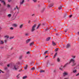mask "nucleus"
Segmentation results:
<instances>
[{"mask_svg":"<svg viewBox=\"0 0 79 79\" xmlns=\"http://www.w3.org/2000/svg\"><path fill=\"white\" fill-rule=\"evenodd\" d=\"M71 63H72V66H74L76 64V62H75V61H74V60L73 59H72L70 60V62H69V63H66L63 66V68H65L68 65V64H69Z\"/></svg>","mask_w":79,"mask_h":79,"instance_id":"nucleus-1","label":"nucleus"},{"mask_svg":"<svg viewBox=\"0 0 79 79\" xmlns=\"http://www.w3.org/2000/svg\"><path fill=\"white\" fill-rule=\"evenodd\" d=\"M12 69L15 71H17L19 69V66L16 64L12 66Z\"/></svg>","mask_w":79,"mask_h":79,"instance_id":"nucleus-2","label":"nucleus"},{"mask_svg":"<svg viewBox=\"0 0 79 79\" xmlns=\"http://www.w3.org/2000/svg\"><path fill=\"white\" fill-rule=\"evenodd\" d=\"M36 27L35 25H34L32 27V29L31 30V32H34L35 31V27Z\"/></svg>","mask_w":79,"mask_h":79,"instance_id":"nucleus-3","label":"nucleus"},{"mask_svg":"<svg viewBox=\"0 0 79 79\" xmlns=\"http://www.w3.org/2000/svg\"><path fill=\"white\" fill-rule=\"evenodd\" d=\"M16 9H17L18 11L19 10V7H18V6H16L14 8V11L16 10Z\"/></svg>","mask_w":79,"mask_h":79,"instance_id":"nucleus-4","label":"nucleus"},{"mask_svg":"<svg viewBox=\"0 0 79 79\" xmlns=\"http://www.w3.org/2000/svg\"><path fill=\"white\" fill-rule=\"evenodd\" d=\"M24 2V0H20V5H23V4Z\"/></svg>","mask_w":79,"mask_h":79,"instance_id":"nucleus-5","label":"nucleus"},{"mask_svg":"<svg viewBox=\"0 0 79 79\" xmlns=\"http://www.w3.org/2000/svg\"><path fill=\"white\" fill-rule=\"evenodd\" d=\"M0 1L1 2V3H3V5L4 6H6V3L3 0H0Z\"/></svg>","mask_w":79,"mask_h":79,"instance_id":"nucleus-6","label":"nucleus"},{"mask_svg":"<svg viewBox=\"0 0 79 79\" xmlns=\"http://www.w3.org/2000/svg\"><path fill=\"white\" fill-rule=\"evenodd\" d=\"M68 74V73L65 72L63 73V76L64 77H65L66 76H67Z\"/></svg>","mask_w":79,"mask_h":79,"instance_id":"nucleus-7","label":"nucleus"},{"mask_svg":"<svg viewBox=\"0 0 79 79\" xmlns=\"http://www.w3.org/2000/svg\"><path fill=\"white\" fill-rule=\"evenodd\" d=\"M70 47H71V45L69 44H68L66 46V48H69Z\"/></svg>","mask_w":79,"mask_h":79,"instance_id":"nucleus-8","label":"nucleus"},{"mask_svg":"<svg viewBox=\"0 0 79 79\" xmlns=\"http://www.w3.org/2000/svg\"><path fill=\"white\" fill-rule=\"evenodd\" d=\"M30 41H31V39H28L26 40V42L27 44H28Z\"/></svg>","mask_w":79,"mask_h":79,"instance_id":"nucleus-9","label":"nucleus"},{"mask_svg":"<svg viewBox=\"0 0 79 79\" xmlns=\"http://www.w3.org/2000/svg\"><path fill=\"white\" fill-rule=\"evenodd\" d=\"M4 44V42L3 41L1 40L0 41V45H3V44Z\"/></svg>","mask_w":79,"mask_h":79,"instance_id":"nucleus-10","label":"nucleus"},{"mask_svg":"<svg viewBox=\"0 0 79 79\" xmlns=\"http://www.w3.org/2000/svg\"><path fill=\"white\" fill-rule=\"evenodd\" d=\"M13 26H14V27H17V26H18V25H17V24H14L13 25Z\"/></svg>","mask_w":79,"mask_h":79,"instance_id":"nucleus-11","label":"nucleus"},{"mask_svg":"<svg viewBox=\"0 0 79 79\" xmlns=\"http://www.w3.org/2000/svg\"><path fill=\"white\" fill-rule=\"evenodd\" d=\"M4 38H6V39H8L9 38V36L8 35H6L4 36Z\"/></svg>","mask_w":79,"mask_h":79,"instance_id":"nucleus-12","label":"nucleus"},{"mask_svg":"<svg viewBox=\"0 0 79 79\" xmlns=\"http://www.w3.org/2000/svg\"><path fill=\"white\" fill-rule=\"evenodd\" d=\"M47 65L49 66V65H50V63L48 61L47 63Z\"/></svg>","mask_w":79,"mask_h":79,"instance_id":"nucleus-13","label":"nucleus"},{"mask_svg":"<svg viewBox=\"0 0 79 79\" xmlns=\"http://www.w3.org/2000/svg\"><path fill=\"white\" fill-rule=\"evenodd\" d=\"M64 68V67H63V66H62L60 68V70H61V71H62V69H63Z\"/></svg>","mask_w":79,"mask_h":79,"instance_id":"nucleus-14","label":"nucleus"},{"mask_svg":"<svg viewBox=\"0 0 79 79\" xmlns=\"http://www.w3.org/2000/svg\"><path fill=\"white\" fill-rule=\"evenodd\" d=\"M34 42H32L31 43H30V46H32V45H34Z\"/></svg>","mask_w":79,"mask_h":79,"instance_id":"nucleus-15","label":"nucleus"},{"mask_svg":"<svg viewBox=\"0 0 79 79\" xmlns=\"http://www.w3.org/2000/svg\"><path fill=\"white\" fill-rule=\"evenodd\" d=\"M52 45L53 46H55V45H56V44L54 42L52 41Z\"/></svg>","mask_w":79,"mask_h":79,"instance_id":"nucleus-16","label":"nucleus"},{"mask_svg":"<svg viewBox=\"0 0 79 79\" xmlns=\"http://www.w3.org/2000/svg\"><path fill=\"white\" fill-rule=\"evenodd\" d=\"M23 27V24H21L19 26V28L21 29V28H22Z\"/></svg>","mask_w":79,"mask_h":79,"instance_id":"nucleus-17","label":"nucleus"},{"mask_svg":"<svg viewBox=\"0 0 79 79\" xmlns=\"http://www.w3.org/2000/svg\"><path fill=\"white\" fill-rule=\"evenodd\" d=\"M50 37L48 38L46 40V41H48L49 40H50Z\"/></svg>","mask_w":79,"mask_h":79,"instance_id":"nucleus-18","label":"nucleus"},{"mask_svg":"<svg viewBox=\"0 0 79 79\" xmlns=\"http://www.w3.org/2000/svg\"><path fill=\"white\" fill-rule=\"evenodd\" d=\"M56 55H57V52H56L54 55V56L53 57L54 58H55V57H56Z\"/></svg>","mask_w":79,"mask_h":79,"instance_id":"nucleus-19","label":"nucleus"},{"mask_svg":"<svg viewBox=\"0 0 79 79\" xmlns=\"http://www.w3.org/2000/svg\"><path fill=\"white\" fill-rule=\"evenodd\" d=\"M14 38V36H11L9 38V39L11 40Z\"/></svg>","mask_w":79,"mask_h":79,"instance_id":"nucleus-20","label":"nucleus"},{"mask_svg":"<svg viewBox=\"0 0 79 79\" xmlns=\"http://www.w3.org/2000/svg\"><path fill=\"white\" fill-rule=\"evenodd\" d=\"M26 78H27V76H24L23 77V79H26Z\"/></svg>","mask_w":79,"mask_h":79,"instance_id":"nucleus-21","label":"nucleus"},{"mask_svg":"<svg viewBox=\"0 0 79 79\" xmlns=\"http://www.w3.org/2000/svg\"><path fill=\"white\" fill-rule=\"evenodd\" d=\"M7 16H8V17L10 18V17H11V14H8Z\"/></svg>","mask_w":79,"mask_h":79,"instance_id":"nucleus-22","label":"nucleus"},{"mask_svg":"<svg viewBox=\"0 0 79 79\" xmlns=\"http://www.w3.org/2000/svg\"><path fill=\"white\" fill-rule=\"evenodd\" d=\"M31 70H32V71H34V70H35V68L33 67L31 68Z\"/></svg>","mask_w":79,"mask_h":79,"instance_id":"nucleus-23","label":"nucleus"},{"mask_svg":"<svg viewBox=\"0 0 79 79\" xmlns=\"http://www.w3.org/2000/svg\"><path fill=\"white\" fill-rule=\"evenodd\" d=\"M60 59L59 58H58L57 59V61H58V62H60Z\"/></svg>","mask_w":79,"mask_h":79,"instance_id":"nucleus-24","label":"nucleus"},{"mask_svg":"<svg viewBox=\"0 0 79 79\" xmlns=\"http://www.w3.org/2000/svg\"><path fill=\"white\" fill-rule=\"evenodd\" d=\"M53 6V4H51V5H50L49 6V7H52V6Z\"/></svg>","mask_w":79,"mask_h":79,"instance_id":"nucleus-25","label":"nucleus"},{"mask_svg":"<svg viewBox=\"0 0 79 79\" xmlns=\"http://www.w3.org/2000/svg\"><path fill=\"white\" fill-rule=\"evenodd\" d=\"M7 8H10V5L8 4H7Z\"/></svg>","mask_w":79,"mask_h":79,"instance_id":"nucleus-26","label":"nucleus"},{"mask_svg":"<svg viewBox=\"0 0 79 79\" xmlns=\"http://www.w3.org/2000/svg\"><path fill=\"white\" fill-rule=\"evenodd\" d=\"M62 6H60L58 7L59 10H61Z\"/></svg>","mask_w":79,"mask_h":79,"instance_id":"nucleus-27","label":"nucleus"},{"mask_svg":"<svg viewBox=\"0 0 79 79\" xmlns=\"http://www.w3.org/2000/svg\"><path fill=\"white\" fill-rule=\"evenodd\" d=\"M45 71L43 70H41L40 71V73H44Z\"/></svg>","mask_w":79,"mask_h":79,"instance_id":"nucleus-28","label":"nucleus"},{"mask_svg":"<svg viewBox=\"0 0 79 79\" xmlns=\"http://www.w3.org/2000/svg\"><path fill=\"white\" fill-rule=\"evenodd\" d=\"M40 24H39L38 25V26L36 28V29H39V27H40Z\"/></svg>","mask_w":79,"mask_h":79,"instance_id":"nucleus-29","label":"nucleus"},{"mask_svg":"<svg viewBox=\"0 0 79 79\" xmlns=\"http://www.w3.org/2000/svg\"><path fill=\"white\" fill-rule=\"evenodd\" d=\"M77 72V70H73V72L74 73H76Z\"/></svg>","mask_w":79,"mask_h":79,"instance_id":"nucleus-30","label":"nucleus"},{"mask_svg":"<svg viewBox=\"0 0 79 79\" xmlns=\"http://www.w3.org/2000/svg\"><path fill=\"white\" fill-rule=\"evenodd\" d=\"M58 49H59V48H57L56 49H55V50L56 52H57V51H58Z\"/></svg>","mask_w":79,"mask_h":79,"instance_id":"nucleus-31","label":"nucleus"},{"mask_svg":"<svg viewBox=\"0 0 79 79\" xmlns=\"http://www.w3.org/2000/svg\"><path fill=\"white\" fill-rule=\"evenodd\" d=\"M48 52V51H45L44 53V55H45V54H46V53H47V52Z\"/></svg>","mask_w":79,"mask_h":79,"instance_id":"nucleus-32","label":"nucleus"},{"mask_svg":"<svg viewBox=\"0 0 79 79\" xmlns=\"http://www.w3.org/2000/svg\"><path fill=\"white\" fill-rule=\"evenodd\" d=\"M10 30H13L14 29V28L13 27H11L10 28Z\"/></svg>","mask_w":79,"mask_h":79,"instance_id":"nucleus-33","label":"nucleus"},{"mask_svg":"<svg viewBox=\"0 0 79 79\" xmlns=\"http://www.w3.org/2000/svg\"><path fill=\"white\" fill-rule=\"evenodd\" d=\"M4 42L5 43H6V42H7V40H4Z\"/></svg>","mask_w":79,"mask_h":79,"instance_id":"nucleus-34","label":"nucleus"},{"mask_svg":"<svg viewBox=\"0 0 79 79\" xmlns=\"http://www.w3.org/2000/svg\"><path fill=\"white\" fill-rule=\"evenodd\" d=\"M3 73L4 72H2L1 70L0 69V73Z\"/></svg>","mask_w":79,"mask_h":79,"instance_id":"nucleus-35","label":"nucleus"},{"mask_svg":"<svg viewBox=\"0 0 79 79\" xmlns=\"http://www.w3.org/2000/svg\"><path fill=\"white\" fill-rule=\"evenodd\" d=\"M68 31V29H66V30H64L65 32H66Z\"/></svg>","mask_w":79,"mask_h":79,"instance_id":"nucleus-36","label":"nucleus"},{"mask_svg":"<svg viewBox=\"0 0 79 79\" xmlns=\"http://www.w3.org/2000/svg\"><path fill=\"white\" fill-rule=\"evenodd\" d=\"M30 52L29 51H28L27 52V54H30Z\"/></svg>","mask_w":79,"mask_h":79,"instance_id":"nucleus-37","label":"nucleus"},{"mask_svg":"<svg viewBox=\"0 0 79 79\" xmlns=\"http://www.w3.org/2000/svg\"><path fill=\"white\" fill-rule=\"evenodd\" d=\"M73 59H74V58H76V56H72Z\"/></svg>","mask_w":79,"mask_h":79,"instance_id":"nucleus-38","label":"nucleus"},{"mask_svg":"<svg viewBox=\"0 0 79 79\" xmlns=\"http://www.w3.org/2000/svg\"><path fill=\"white\" fill-rule=\"evenodd\" d=\"M51 66H53V65H54V63H52L51 64Z\"/></svg>","mask_w":79,"mask_h":79,"instance_id":"nucleus-39","label":"nucleus"},{"mask_svg":"<svg viewBox=\"0 0 79 79\" xmlns=\"http://www.w3.org/2000/svg\"><path fill=\"white\" fill-rule=\"evenodd\" d=\"M79 76V73L76 75V76Z\"/></svg>","mask_w":79,"mask_h":79,"instance_id":"nucleus-40","label":"nucleus"},{"mask_svg":"<svg viewBox=\"0 0 79 79\" xmlns=\"http://www.w3.org/2000/svg\"><path fill=\"white\" fill-rule=\"evenodd\" d=\"M19 75H20V74H19L18 75H17V78H19Z\"/></svg>","mask_w":79,"mask_h":79,"instance_id":"nucleus-41","label":"nucleus"},{"mask_svg":"<svg viewBox=\"0 0 79 79\" xmlns=\"http://www.w3.org/2000/svg\"><path fill=\"white\" fill-rule=\"evenodd\" d=\"M53 72L54 73H56V70L55 69L54 70Z\"/></svg>","mask_w":79,"mask_h":79,"instance_id":"nucleus-42","label":"nucleus"},{"mask_svg":"<svg viewBox=\"0 0 79 79\" xmlns=\"http://www.w3.org/2000/svg\"><path fill=\"white\" fill-rule=\"evenodd\" d=\"M12 0H8V2H11Z\"/></svg>","mask_w":79,"mask_h":79,"instance_id":"nucleus-43","label":"nucleus"},{"mask_svg":"<svg viewBox=\"0 0 79 79\" xmlns=\"http://www.w3.org/2000/svg\"><path fill=\"white\" fill-rule=\"evenodd\" d=\"M33 1L34 2H36L37 1L36 0H33Z\"/></svg>","mask_w":79,"mask_h":79,"instance_id":"nucleus-44","label":"nucleus"},{"mask_svg":"<svg viewBox=\"0 0 79 79\" xmlns=\"http://www.w3.org/2000/svg\"><path fill=\"white\" fill-rule=\"evenodd\" d=\"M30 23H31V20H29L28 21V23L29 24Z\"/></svg>","mask_w":79,"mask_h":79,"instance_id":"nucleus-45","label":"nucleus"},{"mask_svg":"<svg viewBox=\"0 0 79 79\" xmlns=\"http://www.w3.org/2000/svg\"><path fill=\"white\" fill-rule=\"evenodd\" d=\"M24 69H27V67H24Z\"/></svg>","mask_w":79,"mask_h":79,"instance_id":"nucleus-46","label":"nucleus"},{"mask_svg":"<svg viewBox=\"0 0 79 79\" xmlns=\"http://www.w3.org/2000/svg\"><path fill=\"white\" fill-rule=\"evenodd\" d=\"M0 48H1V49H2V48H3V47H0Z\"/></svg>","mask_w":79,"mask_h":79,"instance_id":"nucleus-47","label":"nucleus"},{"mask_svg":"<svg viewBox=\"0 0 79 79\" xmlns=\"http://www.w3.org/2000/svg\"><path fill=\"white\" fill-rule=\"evenodd\" d=\"M20 59H21L22 58V56H20L19 57Z\"/></svg>","mask_w":79,"mask_h":79,"instance_id":"nucleus-48","label":"nucleus"},{"mask_svg":"<svg viewBox=\"0 0 79 79\" xmlns=\"http://www.w3.org/2000/svg\"><path fill=\"white\" fill-rule=\"evenodd\" d=\"M28 33H26L25 34V35H28Z\"/></svg>","mask_w":79,"mask_h":79,"instance_id":"nucleus-49","label":"nucleus"},{"mask_svg":"<svg viewBox=\"0 0 79 79\" xmlns=\"http://www.w3.org/2000/svg\"><path fill=\"white\" fill-rule=\"evenodd\" d=\"M72 16H73V15H70V18H71Z\"/></svg>","mask_w":79,"mask_h":79,"instance_id":"nucleus-50","label":"nucleus"},{"mask_svg":"<svg viewBox=\"0 0 79 79\" xmlns=\"http://www.w3.org/2000/svg\"><path fill=\"white\" fill-rule=\"evenodd\" d=\"M19 13V12L18 11V12H17V14H18Z\"/></svg>","mask_w":79,"mask_h":79,"instance_id":"nucleus-51","label":"nucleus"},{"mask_svg":"<svg viewBox=\"0 0 79 79\" xmlns=\"http://www.w3.org/2000/svg\"><path fill=\"white\" fill-rule=\"evenodd\" d=\"M7 66L8 67H9L10 66V65L9 64H8L7 65Z\"/></svg>","mask_w":79,"mask_h":79,"instance_id":"nucleus-52","label":"nucleus"},{"mask_svg":"<svg viewBox=\"0 0 79 79\" xmlns=\"http://www.w3.org/2000/svg\"><path fill=\"white\" fill-rule=\"evenodd\" d=\"M5 69H7V67H5Z\"/></svg>","mask_w":79,"mask_h":79,"instance_id":"nucleus-53","label":"nucleus"},{"mask_svg":"<svg viewBox=\"0 0 79 79\" xmlns=\"http://www.w3.org/2000/svg\"><path fill=\"white\" fill-rule=\"evenodd\" d=\"M26 68H27V65H26Z\"/></svg>","mask_w":79,"mask_h":79,"instance_id":"nucleus-54","label":"nucleus"},{"mask_svg":"<svg viewBox=\"0 0 79 79\" xmlns=\"http://www.w3.org/2000/svg\"><path fill=\"white\" fill-rule=\"evenodd\" d=\"M56 35H58V33H56Z\"/></svg>","mask_w":79,"mask_h":79,"instance_id":"nucleus-55","label":"nucleus"},{"mask_svg":"<svg viewBox=\"0 0 79 79\" xmlns=\"http://www.w3.org/2000/svg\"><path fill=\"white\" fill-rule=\"evenodd\" d=\"M2 28L1 27H0V30H1V29H2Z\"/></svg>","mask_w":79,"mask_h":79,"instance_id":"nucleus-56","label":"nucleus"},{"mask_svg":"<svg viewBox=\"0 0 79 79\" xmlns=\"http://www.w3.org/2000/svg\"><path fill=\"white\" fill-rule=\"evenodd\" d=\"M43 25H45V23H43L42 24Z\"/></svg>","mask_w":79,"mask_h":79,"instance_id":"nucleus-57","label":"nucleus"},{"mask_svg":"<svg viewBox=\"0 0 79 79\" xmlns=\"http://www.w3.org/2000/svg\"><path fill=\"white\" fill-rule=\"evenodd\" d=\"M27 1L28 2H29V1H30V0H27Z\"/></svg>","mask_w":79,"mask_h":79,"instance_id":"nucleus-58","label":"nucleus"},{"mask_svg":"<svg viewBox=\"0 0 79 79\" xmlns=\"http://www.w3.org/2000/svg\"><path fill=\"white\" fill-rule=\"evenodd\" d=\"M54 31H56V29H54Z\"/></svg>","mask_w":79,"mask_h":79,"instance_id":"nucleus-59","label":"nucleus"},{"mask_svg":"<svg viewBox=\"0 0 79 79\" xmlns=\"http://www.w3.org/2000/svg\"><path fill=\"white\" fill-rule=\"evenodd\" d=\"M47 57H48V56H45V58H47Z\"/></svg>","mask_w":79,"mask_h":79,"instance_id":"nucleus-60","label":"nucleus"},{"mask_svg":"<svg viewBox=\"0 0 79 79\" xmlns=\"http://www.w3.org/2000/svg\"><path fill=\"white\" fill-rule=\"evenodd\" d=\"M64 79H68V78H64Z\"/></svg>","mask_w":79,"mask_h":79,"instance_id":"nucleus-61","label":"nucleus"},{"mask_svg":"<svg viewBox=\"0 0 79 79\" xmlns=\"http://www.w3.org/2000/svg\"><path fill=\"white\" fill-rule=\"evenodd\" d=\"M12 48H11V50H12Z\"/></svg>","mask_w":79,"mask_h":79,"instance_id":"nucleus-62","label":"nucleus"},{"mask_svg":"<svg viewBox=\"0 0 79 79\" xmlns=\"http://www.w3.org/2000/svg\"><path fill=\"white\" fill-rule=\"evenodd\" d=\"M34 14H33V15H32V16H34Z\"/></svg>","mask_w":79,"mask_h":79,"instance_id":"nucleus-63","label":"nucleus"},{"mask_svg":"<svg viewBox=\"0 0 79 79\" xmlns=\"http://www.w3.org/2000/svg\"><path fill=\"white\" fill-rule=\"evenodd\" d=\"M46 31L47 30H48V29H47V28L46 29Z\"/></svg>","mask_w":79,"mask_h":79,"instance_id":"nucleus-64","label":"nucleus"}]
</instances>
